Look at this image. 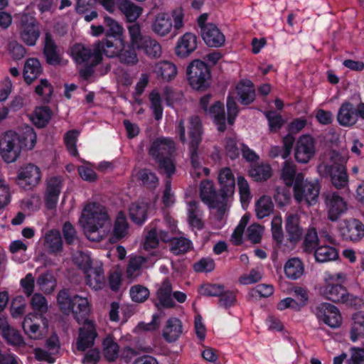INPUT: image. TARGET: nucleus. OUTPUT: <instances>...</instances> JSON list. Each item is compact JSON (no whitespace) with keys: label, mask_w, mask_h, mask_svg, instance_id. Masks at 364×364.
<instances>
[{"label":"nucleus","mask_w":364,"mask_h":364,"mask_svg":"<svg viewBox=\"0 0 364 364\" xmlns=\"http://www.w3.org/2000/svg\"><path fill=\"white\" fill-rule=\"evenodd\" d=\"M147 259L148 258L142 256H133L130 258L126 270V277L130 282L140 275L141 268Z\"/></svg>","instance_id":"obj_42"},{"label":"nucleus","mask_w":364,"mask_h":364,"mask_svg":"<svg viewBox=\"0 0 364 364\" xmlns=\"http://www.w3.org/2000/svg\"><path fill=\"white\" fill-rule=\"evenodd\" d=\"M186 129L189 137L190 145V159L192 166L191 174L193 178H198L203 173L208 176L210 170L208 168L201 166L200 161L197 153V148L201 139V125L200 119L198 116H193L189 119L187 124H185L183 120H180L176 129V133L183 143L187 141L186 136Z\"/></svg>","instance_id":"obj_2"},{"label":"nucleus","mask_w":364,"mask_h":364,"mask_svg":"<svg viewBox=\"0 0 364 364\" xmlns=\"http://www.w3.org/2000/svg\"><path fill=\"white\" fill-rule=\"evenodd\" d=\"M51 112L48 107H37L31 116L32 122L39 127H43L49 122Z\"/></svg>","instance_id":"obj_53"},{"label":"nucleus","mask_w":364,"mask_h":364,"mask_svg":"<svg viewBox=\"0 0 364 364\" xmlns=\"http://www.w3.org/2000/svg\"><path fill=\"white\" fill-rule=\"evenodd\" d=\"M187 76L192 88L203 90L209 85L210 71L204 62L195 60L187 68Z\"/></svg>","instance_id":"obj_12"},{"label":"nucleus","mask_w":364,"mask_h":364,"mask_svg":"<svg viewBox=\"0 0 364 364\" xmlns=\"http://www.w3.org/2000/svg\"><path fill=\"white\" fill-rule=\"evenodd\" d=\"M17 24L19 39L28 46H34L41 36L39 22L33 14L26 12L18 15Z\"/></svg>","instance_id":"obj_11"},{"label":"nucleus","mask_w":364,"mask_h":364,"mask_svg":"<svg viewBox=\"0 0 364 364\" xmlns=\"http://www.w3.org/2000/svg\"><path fill=\"white\" fill-rule=\"evenodd\" d=\"M44 54L48 63L50 65H57L60 63V56L56 50L55 46L48 39L46 40L45 44Z\"/></svg>","instance_id":"obj_60"},{"label":"nucleus","mask_w":364,"mask_h":364,"mask_svg":"<svg viewBox=\"0 0 364 364\" xmlns=\"http://www.w3.org/2000/svg\"><path fill=\"white\" fill-rule=\"evenodd\" d=\"M153 71L165 80H171L175 77L177 74L176 65L168 61H161L156 63L154 66Z\"/></svg>","instance_id":"obj_40"},{"label":"nucleus","mask_w":364,"mask_h":364,"mask_svg":"<svg viewBox=\"0 0 364 364\" xmlns=\"http://www.w3.org/2000/svg\"><path fill=\"white\" fill-rule=\"evenodd\" d=\"M201 36L205 44L209 47L218 48L225 44V38L218 26L209 23L201 31Z\"/></svg>","instance_id":"obj_26"},{"label":"nucleus","mask_w":364,"mask_h":364,"mask_svg":"<svg viewBox=\"0 0 364 364\" xmlns=\"http://www.w3.org/2000/svg\"><path fill=\"white\" fill-rule=\"evenodd\" d=\"M97 52L100 55L103 53L108 58H114L124 49V38H114V40L105 39L95 43Z\"/></svg>","instance_id":"obj_22"},{"label":"nucleus","mask_w":364,"mask_h":364,"mask_svg":"<svg viewBox=\"0 0 364 364\" xmlns=\"http://www.w3.org/2000/svg\"><path fill=\"white\" fill-rule=\"evenodd\" d=\"M187 220L193 229L201 230L203 228V211L198 203L190 201L187 203Z\"/></svg>","instance_id":"obj_30"},{"label":"nucleus","mask_w":364,"mask_h":364,"mask_svg":"<svg viewBox=\"0 0 364 364\" xmlns=\"http://www.w3.org/2000/svg\"><path fill=\"white\" fill-rule=\"evenodd\" d=\"M299 173H296V166L294 162L286 161L281 171V178L287 186H294L296 180V176Z\"/></svg>","instance_id":"obj_48"},{"label":"nucleus","mask_w":364,"mask_h":364,"mask_svg":"<svg viewBox=\"0 0 364 364\" xmlns=\"http://www.w3.org/2000/svg\"><path fill=\"white\" fill-rule=\"evenodd\" d=\"M105 23L107 28V36H112L116 38H124L123 27L114 19L108 16H105Z\"/></svg>","instance_id":"obj_56"},{"label":"nucleus","mask_w":364,"mask_h":364,"mask_svg":"<svg viewBox=\"0 0 364 364\" xmlns=\"http://www.w3.org/2000/svg\"><path fill=\"white\" fill-rule=\"evenodd\" d=\"M237 186L242 206L246 209L252 199L249 183L243 176H237Z\"/></svg>","instance_id":"obj_51"},{"label":"nucleus","mask_w":364,"mask_h":364,"mask_svg":"<svg viewBox=\"0 0 364 364\" xmlns=\"http://www.w3.org/2000/svg\"><path fill=\"white\" fill-rule=\"evenodd\" d=\"M207 114L213 119L219 131L223 132L225 129V117L223 105L221 102H215L210 107Z\"/></svg>","instance_id":"obj_46"},{"label":"nucleus","mask_w":364,"mask_h":364,"mask_svg":"<svg viewBox=\"0 0 364 364\" xmlns=\"http://www.w3.org/2000/svg\"><path fill=\"white\" fill-rule=\"evenodd\" d=\"M314 256L317 262H327L336 259L338 257V253L333 247L319 245L314 250Z\"/></svg>","instance_id":"obj_43"},{"label":"nucleus","mask_w":364,"mask_h":364,"mask_svg":"<svg viewBox=\"0 0 364 364\" xmlns=\"http://www.w3.org/2000/svg\"><path fill=\"white\" fill-rule=\"evenodd\" d=\"M324 203L328 218L336 221L346 213L348 210L347 202L343 197L335 192H327L323 194Z\"/></svg>","instance_id":"obj_19"},{"label":"nucleus","mask_w":364,"mask_h":364,"mask_svg":"<svg viewBox=\"0 0 364 364\" xmlns=\"http://www.w3.org/2000/svg\"><path fill=\"white\" fill-rule=\"evenodd\" d=\"M316 152V141L310 134H303L296 141L294 147V158L299 164H307Z\"/></svg>","instance_id":"obj_15"},{"label":"nucleus","mask_w":364,"mask_h":364,"mask_svg":"<svg viewBox=\"0 0 364 364\" xmlns=\"http://www.w3.org/2000/svg\"><path fill=\"white\" fill-rule=\"evenodd\" d=\"M318 319L332 328H338L342 323V316L338 309L333 304L323 303L315 311Z\"/></svg>","instance_id":"obj_20"},{"label":"nucleus","mask_w":364,"mask_h":364,"mask_svg":"<svg viewBox=\"0 0 364 364\" xmlns=\"http://www.w3.org/2000/svg\"><path fill=\"white\" fill-rule=\"evenodd\" d=\"M119 9L129 22L135 21L141 15L142 9L129 0H117Z\"/></svg>","instance_id":"obj_36"},{"label":"nucleus","mask_w":364,"mask_h":364,"mask_svg":"<svg viewBox=\"0 0 364 364\" xmlns=\"http://www.w3.org/2000/svg\"><path fill=\"white\" fill-rule=\"evenodd\" d=\"M148 207V203L144 200L132 203L129 208L131 220L136 224H143L147 219Z\"/></svg>","instance_id":"obj_31"},{"label":"nucleus","mask_w":364,"mask_h":364,"mask_svg":"<svg viewBox=\"0 0 364 364\" xmlns=\"http://www.w3.org/2000/svg\"><path fill=\"white\" fill-rule=\"evenodd\" d=\"M79 224L90 241L98 242L110 231V219L106 208L98 203L85 205L79 218Z\"/></svg>","instance_id":"obj_1"},{"label":"nucleus","mask_w":364,"mask_h":364,"mask_svg":"<svg viewBox=\"0 0 364 364\" xmlns=\"http://www.w3.org/2000/svg\"><path fill=\"white\" fill-rule=\"evenodd\" d=\"M131 299L136 303L145 301L149 296V290L144 286L136 284L131 287L129 290Z\"/></svg>","instance_id":"obj_59"},{"label":"nucleus","mask_w":364,"mask_h":364,"mask_svg":"<svg viewBox=\"0 0 364 364\" xmlns=\"http://www.w3.org/2000/svg\"><path fill=\"white\" fill-rule=\"evenodd\" d=\"M119 352V346L112 336H107L102 343V353L105 358L109 361L115 360Z\"/></svg>","instance_id":"obj_47"},{"label":"nucleus","mask_w":364,"mask_h":364,"mask_svg":"<svg viewBox=\"0 0 364 364\" xmlns=\"http://www.w3.org/2000/svg\"><path fill=\"white\" fill-rule=\"evenodd\" d=\"M129 232V224L125 214L119 212L117 215L112 229V236L115 240L125 237Z\"/></svg>","instance_id":"obj_41"},{"label":"nucleus","mask_w":364,"mask_h":364,"mask_svg":"<svg viewBox=\"0 0 364 364\" xmlns=\"http://www.w3.org/2000/svg\"><path fill=\"white\" fill-rule=\"evenodd\" d=\"M37 285L44 293L50 294L55 288L56 281L51 273L46 272L39 277Z\"/></svg>","instance_id":"obj_55"},{"label":"nucleus","mask_w":364,"mask_h":364,"mask_svg":"<svg viewBox=\"0 0 364 364\" xmlns=\"http://www.w3.org/2000/svg\"><path fill=\"white\" fill-rule=\"evenodd\" d=\"M293 189L294 198L298 203L312 205L317 202L320 192V185L317 181L305 180L303 173H299Z\"/></svg>","instance_id":"obj_9"},{"label":"nucleus","mask_w":364,"mask_h":364,"mask_svg":"<svg viewBox=\"0 0 364 364\" xmlns=\"http://www.w3.org/2000/svg\"><path fill=\"white\" fill-rule=\"evenodd\" d=\"M151 108L154 112L155 119L159 120L163 115V107L161 97L156 90H153L149 95Z\"/></svg>","instance_id":"obj_62"},{"label":"nucleus","mask_w":364,"mask_h":364,"mask_svg":"<svg viewBox=\"0 0 364 364\" xmlns=\"http://www.w3.org/2000/svg\"><path fill=\"white\" fill-rule=\"evenodd\" d=\"M198 46V39L195 34L187 32L177 41L175 46V54L181 58L188 57Z\"/></svg>","instance_id":"obj_23"},{"label":"nucleus","mask_w":364,"mask_h":364,"mask_svg":"<svg viewBox=\"0 0 364 364\" xmlns=\"http://www.w3.org/2000/svg\"><path fill=\"white\" fill-rule=\"evenodd\" d=\"M136 49L144 50L146 55L152 58H158L161 55V45L156 40L149 36L145 37L140 46Z\"/></svg>","instance_id":"obj_44"},{"label":"nucleus","mask_w":364,"mask_h":364,"mask_svg":"<svg viewBox=\"0 0 364 364\" xmlns=\"http://www.w3.org/2000/svg\"><path fill=\"white\" fill-rule=\"evenodd\" d=\"M44 246L51 253H57L62 250L63 240L57 230H51L44 236Z\"/></svg>","instance_id":"obj_35"},{"label":"nucleus","mask_w":364,"mask_h":364,"mask_svg":"<svg viewBox=\"0 0 364 364\" xmlns=\"http://www.w3.org/2000/svg\"><path fill=\"white\" fill-rule=\"evenodd\" d=\"M328 162H323L318 166V172L323 176H329L332 184L337 188L346 187L348 183V176L345 167L348 157L336 151L328 154Z\"/></svg>","instance_id":"obj_3"},{"label":"nucleus","mask_w":364,"mask_h":364,"mask_svg":"<svg viewBox=\"0 0 364 364\" xmlns=\"http://www.w3.org/2000/svg\"><path fill=\"white\" fill-rule=\"evenodd\" d=\"M74 309L77 311V314H73L78 323L84 322L90 312V303L87 298L78 295L73 296Z\"/></svg>","instance_id":"obj_34"},{"label":"nucleus","mask_w":364,"mask_h":364,"mask_svg":"<svg viewBox=\"0 0 364 364\" xmlns=\"http://www.w3.org/2000/svg\"><path fill=\"white\" fill-rule=\"evenodd\" d=\"M285 276L291 280H296L301 277L304 273V266L298 257L288 259L284 265Z\"/></svg>","instance_id":"obj_32"},{"label":"nucleus","mask_w":364,"mask_h":364,"mask_svg":"<svg viewBox=\"0 0 364 364\" xmlns=\"http://www.w3.org/2000/svg\"><path fill=\"white\" fill-rule=\"evenodd\" d=\"M352 321L350 336L351 341L355 342L359 338H364V311L355 313Z\"/></svg>","instance_id":"obj_38"},{"label":"nucleus","mask_w":364,"mask_h":364,"mask_svg":"<svg viewBox=\"0 0 364 364\" xmlns=\"http://www.w3.org/2000/svg\"><path fill=\"white\" fill-rule=\"evenodd\" d=\"M172 286L171 282L165 279L160 284L156 291L159 304L164 307H172L174 302L171 296Z\"/></svg>","instance_id":"obj_37"},{"label":"nucleus","mask_w":364,"mask_h":364,"mask_svg":"<svg viewBox=\"0 0 364 364\" xmlns=\"http://www.w3.org/2000/svg\"><path fill=\"white\" fill-rule=\"evenodd\" d=\"M249 175L255 181H266L272 176V168L267 164L254 166L249 170Z\"/></svg>","instance_id":"obj_52"},{"label":"nucleus","mask_w":364,"mask_h":364,"mask_svg":"<svg viewBox=\"0 0 364 364\" xmlns=\"http://www.w3.org/2000/svg\"><path fill=\"white\" fill-rule=\"evenodd\" d=\"M71 56L78 65H82L85 68L80 70V75L85 79L89 78L92 74V68L99 64L102 56L97 52L95 45L92 50L89 47L78 43L74 45L70 50Z\"/></svg>","instance_id":"obj_8"},{"label":"nucleus","mask_w":364,"mask_h":364,"mask_svg":"<svg viewBox=\"0 0 364 364\" xmlns=\"http://www.w3.org/2000/svg\"><path fill=\"white\" fill-rule=\"evenodd\" d=\"M85 282L92 289L99 290L105 285V279L102 264L96 262L85 270Z\"/></svg>","instance_id":"obj_24"},{"label":"nucleus","mask_w":364,"mask_h":364,"mask_svg":"<svg viewBox=\"0 0 364 364\" xmlns=\"http://www.w3.org/2000/svg\"><path fill=\"white\" fill-rule=\"evenodd\" d=\"M63 187L61 177L53 176L47 180L46 190V205L49 209L55 207Z\"/></svg>","instance_id":"obj_25"},{"label":"nucleus","mask_w":364,"mask_h":364,"mask_svg":"<svg viewBox=\"0 0 364 364\" xmlns=\"http://www.w3.org/2000/svg\"><path fill=\"white\" fill-rule=\"evenodd\" d=\"M346 280V274L343 272H326L323 276L324 284L320 288V294L333 302L348 303L352 296L342 285Z\"/></svg>","instance_id":"obj_6"},{"label":"nucleus","mask_w":364,"mask_h":364,"mask_svg":"<svg viewBox=\"0 0 364 364\" xmlns=\"http://www.w3.org/2000/svg\"><path fill=\"white\" fill-rule=\"evenodd\" d=\"M185 11L181 8H176L168 13L157 14L151 22V30L158 36L165 37L174 31V36L177 35L184 26Z\"/></svg>","instance_id":"obj_4"},{"label":"nucleus","mask_w":364,"mask_h":364,"mask_svg":"<svg viewBox=\"0 0 364 364\" xmlns=\"http://www.w3.org/2000/svg\"><path fill=\"white\" fill-rule=\"evenodd\" d=\"M41 177L40 168L35 164H28L19 169L17 183L25 190H31L39 184Z\"/></svg>","instance_id":"obj_17"},{"label":"nucleus","mask_w":364,"mask_h":364,"mask_svg":"<svg viewBox=\"0 0 364 364\" xmlns=\"http://www.w3.org/2000/svg\"><path fill=\"white\" fill-rule=\"evenodd\" d=\"M273 293L274 287L272 285L262 284L252 289L248 293V296L252 300H257L262 297H268Z\"/></svg>","instance_id":"obj_57"},{"label":"nucleus","mask_w":364,"mask_h":364,"mask_svg":"<svg viewBox=\"0 0 364 364\" xmlns=\"http://www.w3.org/2000/svg\"><path fill=\"white\" fill-rule=\"evenodd\" d=\"M183 333L181 321L175 317L169 318L163 330L162 336L167 342H174L178 340Z\"/></svg>","instance_id":"obj_28"},{"label":"nucleus","mask_w":364,"mask_h":364,"mask_svg":"<svg viewBox=\"0 0 364 364\" xmlns=\"http://www.w3.org/2000/svg\"><path fill=\"white\" fill-rule=\"evenodd\" d=\"M201 200L210 208L216 210L218 220H222L229 209V199L224 198L220 194L216 196L213 183L210 181H203L200 186Z\"/></svg>","instance_id":"obj_10"},{"label":"nucleus","mask_w":364,"mask_h":364,"mask_svg":"<svg viewBox=\"0 0 364 364\" xmlns=\"http://www.w3.org/2000/svg\"><path fill=\"white\" fill-rule=\"evenodd\" d=\"M218 181L220 186V194L224 198L229 199V207L230 206L231 198L235 193V179L230 168H222L218 176Z\"/></svg>","instance_id":"obj_21"},{"label":"nucleus","mask_w":364,"mask_h":364,"mask_svg":"<svg viewBox=\"0 0 364 364\" xmlns=\"http://www.w3.org/2000/svg\"><path fill=\"white\" fill-rule=\"evenodd\" d=\"M255 213L259 219L269 216L274 210V204L272 198L267 196H261L255 202Z\"/></svg>","instance_id":"obj_45"},{"label":"nucleus","mask_w":364,"mask_h":364,"mask_svg":"<svg viewBox=\"0 0 364 364\" xmlns=\"http://www.w3.org/2000/svg\"><path fill=\"white\" fill-rule=\"evenodd\" d=\"M175 148L173 140L166 137L154 139L149 147V155L159 162L160 168L168 176L175 172V164L171 157Z\"/></svg>","instance_id":"obj_5"},{"label":"nucleus","mask_w":364,"mask_h":364,"mask_svg":"<svg viewBox=\"0 0 364 364\" xmlns=\"http://www.w3.org/2000/svg\"><path fill=\"white\" fill-rule=\"evenodd\" d=\"M57 301L58 304L63 314H77V311L74 309L73 296L70 297L66 291L63 290L59 291Z\"/></svg>","instance_id":"obj_50"},{"label":"nucleus","mask_w":364,"mask_h":364,"mask_svg":"<svg viewBox=\"0 0 364 364\" xmlns=\"http://www.w3.org/2000/svg\"><path fill=\"white\" fill-rule=\"evenodd\" d=\"M132 177H135L141 181L143 184L149 188H154L159 183L156 175L148 169L137 171L134 169L132 173Z\"/></svg>","instance_id":"obj_49"},{"label":"nucleus","mask_w":364,"mask_h":364,"mask_svg":"<svg viewBox=\"0 0 364 364\" xmlns=\"http://www.w3.org/2000/svg\"><path fill=\"white\" fill-rule=\"evenodd\" d=\"M264 114L267 119L269 129L271 132H277L284 123L282 116L274 111L266 112Z\"/></svg>","instance_id":"obj_61"},{"label":"nucleus","mask_w":364,"mask_h":364,"mask_svg":"<svg viewBox=\"0 0 364 364\" xmlns=\"http://www.w3.org/2000/svg\"><path fill=\"white\" fill-rule=\"evenodd\" d=\"M21 153L19 136L9 131L0 136V154L6 163L15 161Z\"/></svg>","instance_id":"obj_14"},{"label":"nucleus","mask_w":364,"mask_h":364,"mask_svg":"<svg viewBox=\"0 0 364 364\" xmlns=\"http://www.w3.org/2000/svg\"><path fill=\"white\" fill-rule=\"evenodd\" d=\"M36 139L37 136L33 129L29 126L25 127L19 136L21 149L24 147L26 149H32L36 143Z\"/></svg>","instance_id":"obj_54"},{"label":"nucleus","mask_w":364,"mask_h":364,"mask_svg":"<svg viewBox=\"0 0 364 364\" xmlns=\"http://www.w3.org/2000/svg\"><path fill=\"white\" fill-rule=\"evenodd\" d=\"M176 230V223L170 217H166L164 221L153 223L145 238L144 248L146 250H149L156 248L159 240L164 242L170 241Z\"/></svg>","instance_id":"obj_7"},{"label":"nucleus","mask_w":364,"mask_h":364,"mask_svg":"<svg viewBox=\"0 0 364 364\" xmlns=\"http://www.w3.org/2000/svg\"><path fill=\"white\" fill-rule=\"evenodd\" d=\"M41 72V65L37 58H31L26 60L23 72L26 83H32L40 75Z\"/></svg>","instance_id":"obj_33"},{"label":"nucleus","mask_w":364,"mask_h":364,"mask_svg":"<svg viewBox=\"0 0 364 364\" xmlns=\"http://www.w3.org/2000/svg\"><path fill=\"white\" fill-rule=\"evenodd\" d=\"M338 230L342 238L356 242L364 237V224L356 218H346L338 225Z\"/></svg>","instance_id":"obj_16"},{"label":"nucleus","mask_w":364,"mask_h":364,"mask_svg":"<svg viewBox=\"0 0 364 364\" xmlns=\"http://www.w3.org/2000/svg\"><path fill=\"white\" fill-rule=\"evenodd\" d=\"M299 215L291 214L288 215L286 222V230L289 238L291 242H296L302 236L303 231L299 224Z\"/></svg>","instance_id":"obj_39"},{"label":"nucleus","mask_w":364,"mask_h":364,"mask_svg":"<svg viewBox=\"0 0 364 364\" xmlns=\"http://www.w3.org/2000/svg\"><path fill=\"white\" fill-rule=\"evenodd\" d=\"M338 122L343 127H350L358 121V113L355 105L349 102L341 104L337 113Z\"/></svg>","instance_id":"obj_27"},{"label":"nucleus","mask_w":364,"mask_h":364,"mask_svg":"<svg viewBox=\"0 0 364 364\" xmlns=\"http://www.w3.org/2000/svg\"><path fill=\"white\" fill-rule=\"evenodd\" d=\"M238 96L241 103L249 105L255 100V93L253 83L249 80H241L236 86L233 92Z\"/></svg>","instance_id":"obj_29"},{"label":"nucleus","mask_w":364,"mask_h":364,"mask_svg":"<svg viewBox=\"0 0 364 364\" xmlns=\"http://www.w3.org/2000/svg\"><path fill=\"white\" fill-rule=\"evenodd\" d=\"M2 336L7 343L12 346L21 347L25 345L23 336L18 331L13 328L6 331Z\"/></svg>","instance_id":"obj_64"},{"label":"nucleus","mask_w":364,"mask_h":364,"mask_svg":"<svg viewBox=\"0 0 364 364\" xmlns=\"http://www.w3.org/2000/svg\"><path fill=\"white\" fill-rule=\"evenodd\" d=\"M127 29L130 38V45L132 48L136 49L137 47L140 46L146 36H142L141 27L137 23L129 25Z\"/></svg>","instance_id":"obj_58"},{"label":"nucleus","mask_w":364,"mask_h":364,"mask_svg":"<svg viewBox=\"0 0 364 364\" xmlns=\"http://www.w3.org/2000/svg\"><path fill=\"white\" fill-rule=\"evenodd\" d=\"M97 337V332L95 322L91 320H85L78 330V335L75 339V349L78 351H85L92 348Z\"/></svg>","instance_id":"obj_18"},{"label":"nucleus","mask_w":364,"mask_h":364,"mask_svg":"<svg viewBox=\"0 0 364 364\" xmlns=\"http://www.w3.org/2000/svg\"><path fill=\"white\" fill-rule=\"evenodd\" d=\"M191 242L186 238L174 239L171 241V251L176 255L184 254L191 248Z\"/></svg>","instance_id":"obj_63"},{"label":"nucleus","mask_w":364,"mask_h":364,"mask_svg":"<svg viewBox=\"0 0 364 364\" xmlns=\"http://www.w3.org/2000/svg\"><path fill=\"white\" fill-rule=\"evenodd\" d=\"M22 327L29 338L41 340L48 333V323L43 315L28 314L23 319Z\"/></svg>","instance_id":"obj_13"}]
</instances>
